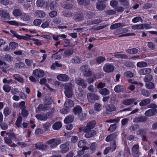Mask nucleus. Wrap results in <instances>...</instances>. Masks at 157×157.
<instances>
[{
	"label": "nucleus",
	"instance_id": "1",
	"mask_svg": "<svg viewBox=\"0 0 157 157\" xmlns=\"http://www.w3.org/2000/svg\"><path fill=\"white\" fill-rule=\"evenodd\" d=\"M96 124L95 122L92 121L88 123L84 127H80L79 128V130L80 132L81 131L83 132H87L93 128L95 126Z\"/></svg>",
	"mask_w": 157,
	"mask_h": 157
},
{
	"label": "nucleus",
	"instance_id": "2",
	"mask_svg": "<svg viewBox=\"0 0 157 157\" xmlns=\"http://www.w3.org/2000/svg\"><path fill=\"white\" fill-rule=\"evenodd\" d=\"M61 141L60 139H52L46 142V144L50 145V147L51 148L55 147L57 145L60 144Z\"/></svg>",
	"mask_w": 157,
	"mask_h": 157
},
{
	"label": "nucleus",
	"instance_id": "3",
	"mask_svg": "<svg viewBox=\"0 0 157 157\" xmlns=\"http://www.w3.org/2000/svg\"><path fill=\"white\" fill-rule=\"evenodd\" d=\"M52 113L51 112H48L45 114H37L36 116V117L38 120H39L42 121H46L48 118V117H51L52 116Z\"/></svg>",
	"mask_w": 157,
	"mask_h": 157
},
{
	"label": "nucleus",
	"instance_id": "4",
	"mask_svg": "<svg viewBox=\"0 0 157 157\" xmlns=\"http://www.w3.org/2000/svg\"><path fill=\"white\" fill-rule=\"evenodd\" d=\"M87 98L88 101L91 103H94L95 101L98 100L99 98L97 94L91 93L87 94Z\"/></svg>",
	"mask_w": 157,
	"mask_h": 157
},
{
	"label": "nucleus",
	"instance_id": "5",
	"mask_svg": "<svg viewBox=\"0 0 157 157\" xmlns=\"http://www.w3.org/2000/svg\"><path fill=\"white\" fill-rule=\"evenodd\" d=\"M80 70L83 73L84 76L89 77L92 74L90 69L87 65L82 66L80 68Z\"/></svg>",
	"mask_w": 157,
	"mask_h": 157
},
{
	"label": "nucleus",
	"instance_id": "6",
	"mask_svg": "<svg viewBox=\"0 0 157 157\" xmlns=\"http://www.w3.org/2000/svg\"><path fill=\"white\" fill-rule=\"evenodd\" d=\"M103 70L104 72L106 73L113 72L114 70V67L109 63H106L103 67Z\"/></svg>",
	"mask_w": 157,
	"mask_h": 157
},
{
	"label": "nucleus",
	"instance_id": "7",
	"mask_svg": "<svg viewBox=\"0 0 157 157\" xmlns=\"http://www.w3.org/2000/svg\"><path fill=\"white\" fill-rule=\"evenodd\" d=\"M64 93L66 96L68 98H70L72 96L73 93L71 85L66 86Z\"/></svg>",
	"mask_w": 157,
	"mask_h": 157
},
{
	"label": "nucleus",
	"instance_id": "8",
	"mask_svg": "<svg viewBox=\"0 0 157 157\" xmlns=\"http://www.w3.org/2000/svg\"><path fill=\"white\" fill-rule=\"evenodd\" d=\"M139 146L138 145H134L132 148V155L134 157H138L139 156V152L138 151Z\"/></svg>",
	"mask_w": 157,
	"mask_h": 157
},
{
	"label": "nucleus",
	"instance_id": "9",
	"mask_svg": "<svg viewBox=\"0 0 157 157\" xmlns=\"http://www.w3.org/2000/svg\"><path fill=\"white\" fill-rule=\"evenodd\" d=\"M57 78L60 81L67 82L68 81L69 78L68 76L65 74H60L57 76Z\"/></svg>",
	"mask_w": 157,
	"mask_h": 157
},
{
	"label": "nucleus",
	"instance_id": "10",
	"mask_svg": "<svg viewBox=\"0 0 157 157\" xmlns=\"http://www.w3.org/2000/svg\"><path fill=\"white\" fill-rule=\"evenodd\" d=\"M33 74L37 77H42L44 75V72L42 70L36 69L33 71Z\"/></svg>",
	"mask_w": 157,
	"mask_h": 157
},
{
	"label": "nucleus",
	"instance_id": "11",
	"mask_svg": "<svg viewBox=\"0 0 157 157\" xmlns=\"http://www.w3.org/2000/svg\"><path fill=\"white\" fill-rule=\"evenodd\" d=\"M0 15L2 19L4 20L10 19V17L9 13L3 10H0Z\"/></svg>",
	"mask_w": 157,
	"mask_h": 157
},
{
	"label": "nucleus",
	"instance_id": "12",
	"mask_svg": "<svg viewBox=\"0 0 157 157\" xmlns=\"http://www.w3.org/2000/svg\"><path fill=\"white\" fill-rule=\"evenodd\" d=\"M69 143L68 142H66L65 144L60 145V148L61 149V151L62 153H65L69 150Z\"/></svg>",
	"mask_w": 157,
	"mask_h": 157
},
{
	"label": "nucleus",
	"instance_id": "13",
	"mask_svg": "<svg viewBox=\"0 0 157 157\" xmlns=\"http://www.w3.org/2000/svg\"><path fill=\"white\" fill-rule=\"evenodd\" d=\"M84 132L86 133L85 135V137L87 138L91 137L94 136L96 134L95 131L94 130H90L87 131V132Z\"/></svg>",
	"mask_w": 157,
	"mask_h": 157
},
{
	"label": "nucleus",
	"instance_id": "14",
	"mask_svg": "<svg viewBox=\"0 0 157 157\" xmlns=\"http://www.w3.org/2000/svg\"><path fill=\"white\" fill-rule=\"evenodd\" d=\"M84 16L83 13H79L75 15L74 19L77 21H80L83 20Z\"/></svg>",
	"mask_w": 157,
	"mask_h": 157
},
{
	"label": "nucleus",
	"instance_id": "15",
	"mask_svg": "<svg viewBox=\"0 0 157 157\" xmlns=\"http://www.w3.org/2000/svg\"><path fill=\"white\" fill-rule=\"evenodd\" d=\"M117 134V133H114L111 134L107 136L105 139L106 141L107 142L111 141L112 142L113 140L116 138Z\"/></svg>",
	"mask_w": 157,
	"mask_h": 157
},
{
	"label": "nucleus",
	"instance_id": "16",
	"mask_svg": "<svg viewBox=\"0 0 157 157\" xmlns=\"http://www.w3.org/2000/svg\"><path fill=\"white\" fill-rule=\"evenodd\" d=\"M73 111L75 115L79 116L82 113V109L80 106L77 105L74 108Z\"/></svg>",
	"mask_w": 157,
	"mask_h": 157
},
{
	"label": "nucleus",
	"instance_id": "17",
	"mask_svg": "<svg viewBox=\"0 0 157 157\" xmlns=\"http://www.w3.org/2000/svg\"><path fill=\"white\" fill-rule=\"evenodd\" d=\"M47 106L46 105L43 104H40L39 105L36 109V112L38 113L42 111H45L47 110Z\"/></svg>",
	"mask_w": 157,
	"mask_h": 157
},
{
	"label": "nucleus",
	"instance_id": "18",
	"mask_svg": "<svg viewBox=\"0 0 157 157\" xmlns=\"http://www.w3.org/2000/svg\"><path fill=\"white\" fill-rule=\"evenodd\" d=\"M87 143L86 141L84 140H81L78 143V146L79 147L87 150L88 149V148L86 146Z\"/></svg>",
	"mask_w": 157,
	"mask_h": 157
},
{
	"label": "nucleus",
	"instance_id": "19",
	"mask_svg": "<svg viewBox=\"0 0 157 157\" xmlns=\"http://www.w3.org/2000/svg\"><path fill=\"white\" fill-rule=\"evenodd\" d=\"M156 111V109H149L145 112V115L146 116L148 117L152 116L155 115Z\"/></svg>",
	"mask_w": 157,
	"mask_h": 157
},
{
	"label": "nucleus",
	"instance_id": "20",
	"mask_svg": "<svg viewBox=\"0 0 157 157\" xmlns=\"http://www.w3.org/2000/svg\"><path fill=\"white\" fill-rule=\"evenodd\" d=\"M125 89V88L123 86L120 85L116 86L114 88L115 91L117 93L123 92Z\"/></svg>",
	"mask_w": 157,
	"mask_h": 157
},
{
	"label": "nucleus",
	"instance_id": "21",
	"mask_svg": "<svg viewBox=\"0 0 157 157\" xmlns=\"http://www.w3.org/2000/svg\"><path fill=\"white\" fill-rule=\"evenodd\" d=\"M114 58L119 59H128V57L125 54H122L119 52H117L113 55Z\"/></svg>",
	"mask_w": 157,
	"mask_h": 157
},
{
	"label": "nucleus",
	"instance_id": "22",
	"mask_svg": "<svg viewBox=\"0 0 157 157\" xmlns=\"http://www.w3.org/2000/svg\"><path fill=\"white\" fill-rule=\"evenodd\" d=\"M125 26V25L123 23H115L112 25L110 27V29H117L119 27H122Z\"/></svg>",
	"mask_w": 157,
	"mask_h": 157
},
{
	"label": "nucleus",
	"instance_id": "23",
	"mask_svg": "<svg viewBox=\"0 0 157 157\" xmlns=\"http://www.w3.org/2000/svg\"><path fill=\"white\" fill-rule=\"evenodd\" d=\"M64 105L67 108L72 107L74 105V102L71 100H68L65 102Z\"/></svg>",
	"mask_w": 157,
	"mask_h": 157
},
{
	"label": "nucleus",
	"instance_id": "24",
	"mask_svg": "<svg viewBox=\"0 0 157 157\" xmlns=\"http://www.w3.org/2000/svg\"><path fill=\"white\" fill-rule=\"evenodd\" d=\"M13 78L19 82L23 83L24 82L23 78L19 75L15 74L13 75Z\"/></svg>",
	"mask_w": 157,
	"mask_h": 157
},
{
	"label": "nucleus",
	"instance_id": "25",
	"mask_svg": "<svg viewBox=\"0 0 157 157\" xmlns=\"http://www.w3.org/2000/svg\"><path fill=\"white\" fill-rule=\"evenodd\" d=\"M106 109L107 111L111 112L115 111L116 108L115 106L113 104H110L106 106Z\"/></svg>",
	"mask_w": 157,
	"mask_h": 157
},
{
	"label": "nucleus",
	"instance_id": "26",
	"mask_svg": "<svg viewBox=\"0 0 157 157\" xmlns=\"http://www.w3.org/2000/svg\"><path fill=\"white\" fill-rule=\"evenodd\" d=\"M74 117L72 115H69L66 117L64 120V122L66 124L72 122L74 120Z\"/></svg>",
	"mask_w": 157,
	"mask_h": 157
},
{
	"label": "nucleus",
	"instance_id": "27",
	"mask_svg": "<svg viewBox=\"0 0 157 157\" xmlns=\"http://www.w3.org/2000/svg\"><path fill=\"white\" fill-rule=\"evenodd\" d=\"M22 13L21 11L19 9H15L14 10L13 12V15L15 17L20 16H21Z\"/></svg>",
	"mask_w": 157,
	"mask_h": 157
},
{
	"label": "nucleus",
	"instance_id": "28",
	"mask_svg": "<svg viewBox=\"0 0 157 157\" xmlns=\"http://www.w3.org/2000/svg\"><path fill=\"white\" fill-rule=\"evenodd\" d=\"M62 126L61 123L59 122H56L53 124L52 128L56 130H58Z\"/></svg>",
	"mask_w": 157,
	"mask_h": 157
},
{
	"label": "nucleus",
	"instance_id": "29",
	"mask_svg": "<svg viewBox=\"0 0 157 157\" xmlns=\"http://www.w3.org/2000/svg\"><path fill=\"white\" fill-rule=\"evenodd\" d=\"M151 100L148 98L142 100L139 103L140 106H142L145 105L150 103Z\"/></svg>",
	"mask_w": 157,
	"mask_h": 157
},
{
	"label": "nucleus",
	"instance_id": "30",
	"mask_svg": "<svg viewBox=\"0 0 157 157\" xmlns=\"http://www.w3.org/2000/svg\"><path fill=\"white\" fill-rule=\"evenodd\" d=\"M22 120V118L21 116H20L18 117L15 123L17 127L20 128L21 127Z\"/></svg>",
	"mask_w": 157,
	"mask_h": 157
},
{
	"label": "nucleus",
	"instance_id": "31",
	"mask_svg": "<svg viewBox=\"0 0 157 157\" xmlns=\"http://www.w3.org/2000/svg\"><path fill=\"white\" fill-rule=\"evenodd\" d=\"M99 92L103 95H107L110 93L109 90L106 88H103L100 90Z\"/></svg>",
	"mask_w": 157,
	"mask_h": 157
},
{
	"label": "nucleus",
	"instance_id": "32",
	"mask_svg": "<svg viewBox=\"0 0 157 157\" xmlns=\"http://www.w3.org/2000/svg\"><path fill=\"white\" fill-rule=\"evenodd\" d=\"M139 51L136 48H132L127 49L126 51L127 53L130 54H136Z\"/></svg>",
	"mask_w": 157,
	"mask_h": 157
},
{
	"label": "nucleus",
	"instance_id": "33",
	"mask_svg": "<svg viewBox=\"0 0 157 157\" xmlns=\"http://www.w3.org/2000/svg\"><path fill=\"white\" fill-rule=\"evenodd\" d=\"M106 7V6L103 4L97 3L96 7L98 10L102 11L104 10Z\"/></svg>",
	"mask_w": 157,
	"mask_h": 157
},
{
	"label": "nucleus",
	"instance_id": "34",
	"mask_svg": "<svg viewBox=\"0 0 157 157\" xmlns=\"http://www.w3.org/2000/svg\"><path fill=\"white\" fill-rule=\"evenodd\" d=\"M134 100L133 99H128L124 100L123 104L126 105H129L132 104L134 101Z\"/></svg>",
	"mask_w": 157,
	"mask_h": 157
},
{
	"label": "nucleus",
	"instance_id": "35",
	"mask_svg": "<svg viewBox=\"0 0 157 157\" xmlns=\"http://www.w3.org/2000/svg\"><path fill=\"white\" fill-rule=\"evenodd\" d=\"M47 79L45 78H42L41 79L40 81V83L41 85L44 84L47 87L49 90H53L48 85L46 84Z\"/></svg>",
	"mask_w": 157,
	"mask_h": 157
},
{
	"label": "nucleus",
	"instance_id": "36",
	"mask_svg": "<svg viewBox=\"0 0 157 157\" xmlns=\"http://www.w3.org/2000/svg\"><path fill=\"white\" fill-rule=\"evenodd\" d=\"M147 63L144 61H141L138 62L136 65L138 67L140 68L147 67Z\"/></svg>",
	"mask_w": 157,
	"mask_h": 157
},
{
	"label": "nucleus",
	"instance_id": "37",
	"mask_svg": "<svg viewBox=\"0 0 157 157\" xmlns=\"http://www.w3.org/2000/svg\"><path fill=\"white\" fill-rule=\"evenodd\" d=\"M21 17L22 19L25 21H29L30 18V17L28 14L25 13H22Z\"/></svg>",
	"mask_w": 157,
	"mask_h": 157
},
{
	"label": "nucleus",
	"instance_id": "38",
	"mask_svg": "<svg viewBox=\"0 0 157 157\" xmlns=\"http://www.w3.org/2000/svg\"><path fill=\"white\" fill-rule=\"evenodd\" d=\"M45 1L44 0H37L36 2L37 6L39 7H42L44 5Z\"/></svg>",
	"mask_w": 157,
	"mask_h": 157
},
{
	"label": "nucleus",
	"instance_id": "39",
	"mask_svg": "<svg viewBox=\"0 0 157 157\" xmlns=\"http://www.w3.org/2000/svg\"><path fill=\"white\" fill-rule=\"evenodd\" d=\"M11 113V111L8 107L5 108L3 110V113L5 116H9Z\"/></svg>",
	"mask_w": 157,
	"mask_h": 157
},
{
	"label": "nucleus",
	"instance_id": "40",
	"mask_svg": "<svg viewBox=\"0 0 157 157\" xmlns=\"http://www.w3.org/2000/svg\"><path fill=\"white\" fill-rule=\"evenodd\" d=\"M152 75H151L149 74L145 76L144 78V80L145 82H150L152 80Z\"/></svg>",
	"mask_w": 157,
	"mask_h": 157
},
{
	"label": "nucleus",
	"instance_id": "41",
	"mask_svg": "<svg viewBox=\"0 0 157 157\" xmlns=\"http://www.w3.org/2000/svg\"><path fill=\"white\" fill-rule=\"evenodd\" d=\"M105 60V57L102 56H99L96 59V62L98 64L104 62Z\"/></svg>",
	"mask_w": 157,
	"mask_h": 157
},
{
	"label": "nucleus",
	"instance_id": "42",
	"mask_svg": "<svg viewBox=\"0 0 157 157\" xmlns=\"http://www.w3.org/2000/svg\"><path fill=\"white\" fill-rule=\"evenodd\" d=\"M7 23L10 25L17 26H21L22 24L21 23H19L17 22L14 21H8Z\"/></svg>",
	"mask_w": 157,
	"mask_h": 157
},
{
	"label": "nucleus",
	"instance_id": "43",
	"mask_svg": "<svg viewBox=\"0 0 157 157\" xmlns=\"http://www.w3.org/2000/svg\"><path fill=\"white\" fill-rule=\"evenodd\" d=\"M52 123L49 122H46L43 125V127L45 131L48 130L49 127L51 125Z\"/></svg>",
	"mask_w": 157,
	"mask_h": 157
},
{
	"label": "nucleus",
	"instance_id": "44",
	"mask_svg": "<svg viewBox=\"0 0 157 157\" xmlns=\"http://www.w3.org/2000/svg\"><path fill=\"white\" fill-rule=\"evenodd\" d=\"M9 46L12 49L14 50L18 46V44L16 42H11L10 43Z\"/></svg>",
	"mask_w": 157,
	"mask_h": 157
},
{
	"label": "nucleus",
	"instance_id": "45",
	"mask_svg": "<svg viewBox=\"0 0 157 157\" xmlns=\"http://www.w3.org/2000/svg\"><path fill=\"white\" fill-rule=\"evenodd\" d=\"M73 53V50L68 49L64 52L63 55L64 56H70L72 55Z\"/></svg>",
	"mask_w": 157,
	"mask_h": 157
},
{
	"label": "nucleus",
	"instance_id": "46",
	"mask_svg": "<svg viewBox=\"0 0 157 157\" xmlns=\"http://www.w3.org/2000/svg\"><path fill=\"white\" fill-rule=\"evenodd\" d=\"M146 87L148 89H152L155 87V84L153 82H149L145 84Z\"/></svg>",
	"mask_w": 157,
	"mask_h": 157
},
{
	"label": "nucleus",
	"instance_id": "47",
	"mask_svg": "<svg viewBox=\"0 0 157 157\" xmlns=\"http://www.w3.org/2000/svg\"><path fill=\"white\" fill-rule=\"evenodd\" d=\"M110 147V151H114L116 148V145L115 140H113L112 142H111Z\"/></svg>",
	"mask_w": 157,
	"mask_h": 157
},
{
	"label": "nucleus",
	"instance_id": "48",
	"mask_svg": "<svg viewBox=\"0 0 157 157\" xmlns=\"http://www.w3.org/2000/svg\"><path fill=\"white\" fill-rule=\"evenodd\" d=\"M145 119L143 117H140L134 119L133 121L135 122H143L145 121Z\"/></svg>",
	"mask_w": 157,
	"mask_h": 157
},
{
	"label": "nucleus",
	"instance_id": "49",
	"mask_svg": "<svg viewBox=\"0 0 157 157\" xmlns=\"http://www.w3.org/2000/svg\"><path fill=\"white\" fill-rule=\"evenodd\" d=\"M132 29L134 30L143 29L142 24L133 25L132 26Z\"/></svg>",
	"mask_w": 157,
	"mask_h": 157
},
{
	"label": "nucleus",
	"instance_id": "50",
	"mask_svg": "<svg viewBox=\"0 0 157 157\" xmlns=\"http://www.w3.org/2000/svg\"><path fill=\"white\" fill-rule=\"evenodd\" d=\"M36 13L38 16L40 18L44 17L46 14L44 12L41 10H38L36 12Z\"/></svg>",
	"mask_w": 157,
	"mask_h": 157
},
{
	"label": "nucleus",
	"instance_id": "51",
	"mask_svg": "<svg viewBox=\"0 0 157 157\" xmlns=\"http://www.w3.org/2000/svg\"><path fill=\"white\" fill-rule=\"evenodd\" d=\"M4 58L6 60L9 62H11L13 60V58L9 54L5 55Z\"/></svg>",
	"mask_w": 157,
	"mask_h": 157
},
{
	"label": "nucleus",
	"instance_id": "52",
	"mask_svg": "<svg viewBox=\"0 0 157 157\" xmlns=\"http://www.w3.org/2000/svg\"><path fill=\"white\" fill-rule=\"evenodd\" d=\"M124 76L127 78H132L133 77V74L130 71H127L124 73Z\"/></svg>",
	"mask_w": 157,
	"mask_h": 157
},
{
	"label": "nucleus",
	"instance_id": "53",
	"mask_svg": "<svg viewBox=\"0 0 157 157\" xmlns=\"http://www.w3.org/2000/svg\"><path fill=\"white\" fill-rule=\"evenodd\" d=\"M8 67V65L6 62L0 60V68H6Z\"/></svg>",
	"mask_w": 157,
	"mask_h": 157
},
{
	"label": "nucleus",
	"instance_id": "54",
	"mask_svg": "<svg viewBox=\"0 0 157 157\" xmlns=\"http://www.w3.org/2000/svg\"><path fill=\"white\" fill-rule=\"evenodd\" d=\"M3 88L5 91L6 92H9L11 90V87L8 85H5L3 86Z\"/></svg>",
	"mask_w": 157,
	"mask_h": 157
},
{
	"label": "nucleus",
	"instance_id": "55",
	"mask_svg": "<svg viewBox=\"0 0 157 157\" xmlns=\"http://www.w3.org/2000/svg\"><path fill=\"white\" fill-rule=\"evenodd\" d=\"M118 1L124 6H125L126 8L128 7L129 2L127 0H118Z\"/></svg>",
	"mask_w": 157,
	"mask_h": 157
},
{
	"label": "nucleus",
	"instance_id": "56",
	"mask_svg": "<svg viewBox=\"0 0 157 157\" xmlns=\"http://www.w3.org/2000/svg\"><path fill=\"white\" fill-rule=\"evenodd\" d=\"M52 99L50 98H45L44 102L46 105H50L52 104Z\"/></svg>",
	"mask_w": 157,
	"mask_h": 157
},
{
	"label": "nucleus",
	"instance_id": "57",
	"mask_svg": "<svg viewBox=\"0 0 157 157\" xmlns=\"http://www.w3.org/2000/svg\"><path fill=\"white\" fill-rule=\"evenodd\" d=\"M102 108L101 105L99 103H95L94 105V109L97 111H100Z\"/></svg>",
	"mask_w": 157,
	"mask_h": 157
},
{
	"label": "nucleus",
	"instance_id": "58",
	"mask_svg": "<svg viewBox=\"0 0 157 157\" xmlns=\"http://www.w3.org/2000/svg\"><path fill=\"white\" fill-rule=\"evenodd\" d=\"M0 126L2 129L3 130H6L8 128V125L6 123L2 122L0 123Z\"/></svg>",
	"mask_w": 157,
	"mask_h": 157
},
{
	"label": "nucleus",
	"instance_id": "59",
	"mask_svg": "<svg viewBox=\"0 0 157 157\" xmlns=\"http://www.w3.org/2000/svg\"><path fill=\"white\" fill-rule=\"evenodd\" d=\"M4 140L5 142L8 144H10L12 142L11 138L8 137H6L4 138Z\"/></svg>",
	"mask_w": 157,
	"mask_h": 157
},
{
	"label": "nucleus",
	"instance_id": "60",
	"mask_svg": "<svg viewBox=\"0 0 157 157\" xmlns=\"http://www.w3.org/2000/svg\"><path fill=\"white\" fill-rule=\"evenodd\" d=\"M25 66V64L21 62L16 63L15 64V67L17 68H22L24 67Z\"/></svg>",
	"mask_w": 157,
	"mask_h": 157
},
{
	"label": "nucleus",
	"instance_id": "61",
	"mask_svg": "<svg viewBox=\"0 0 157 157\" xmlns=\"http://www.w3.org/2000/svg\"><path fill=\"white\" fill-rule=\"evenodd\" d=\"M9 136L11 137H12L13 139H15V140L16 141H18L21 140V138L19 137H17L16 134L13 133H10L9 135Z\"/></svg>",
	"mask_w": 157,
	"mask_h": 157
},
{
	"label": "nucleus",
	"instance_id": "62",
	"mask_svg": "<svg viewBox=\"0 0 157 157\" xmlns=\"http://www.w3.org/2000/svg\"><path fill=\"white\" fill-rule=\"evenodd\" d=\"M118 4V2L116 0H112L110 3V5L113 8L116 7L117 5Z\"/></svg>",
	"mask_w": 157,
	"mask_h": 157
},
{
	"label": "nucleus",
	"instance_id": "63",
	"mask_svg": "<svg viewBox=\"0 0 157 157\" xmlns=\"http://www.w3.org/2000/svg\"><path fill=\"white\" fill-rule=\"evenodd\" d=\"M29 114V112L25 108H23L22 109V115L24 117H26Z\"/></svg>",
	"mask_w": 157,
	"mask_h": 157
},
{
	"label": "nucleus",
	"instance_id": "64",
	"mask_svg": "<svg viewBox=\"0 0 157 157\" xmlns=\"http://www.w3.org/2000/svg\"><path fill=\"white\" fill-rule=\"evenodd\" d=\"M42 22V20L41 19H37L33 21L34 25L35 26L39 25Z\"/></svg>",
	"mask_w": 157,
	"mask_h": 157
}]
</instances>
